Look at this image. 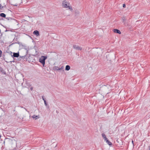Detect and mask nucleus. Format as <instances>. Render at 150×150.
<instances>
[{
    "label": "nucleus",
    "mask_w": 150,
    "mask_h": 150,
    "mask_svg": "<svg viewBox=\"0 0 150 150\" xmlns=\"http://www.w3.org/2000/svg\"><path fill=\"white\" fill-rule=\"evenodd\" d=\"M47 58L46 56H42L39 59V62L42 64L43 67L45 66V60Z\"/></svg>",
    "instance_id": "1"
},
{
    "label": "nucleus",
    "mask_w": 150,
    "mask_h": 150,
    "mask_svg": "<svg viewBox=\"0 0 150 150\" xmlns=\"http://www.w3.org/2000/svg\"><path fill=\"white\" fill-rule=\"evenodd\" d=\"M69 3L65 0L63 1L62 3V6L63 8H68L69 9H71V8L69 6Z\"/></svg>",
    "instance_id": "2"
},
{
    "label": "nucleus",
    "mask_w": 150,
    "mask_h": 150,
    "mask_svg": "<svg viewBox=\"0 0 150 150\" xmlns=\"http://www.w3.org/2000/svg\"><path fill=\"white\" fill-rule=\"evenodd\" d=\"M73 48L77 50H81L82 49L81 47L76 45H73Z\"/></svg>",
    "instance_id": "3"
},
{
    "label": "nucleus",
    "mask_w": 150,
    "mask_h": 150,
    "mask_svg": "<svg viewBox=\"0 0 150 150\" xmlns=\"http://www.w3.org/2000/svg\"><path fill=\"white\" fill-rule=\"evenodd\" d=\"M33 34L37 36H39V33L38 31L35 30L33 32Z\"/></svg>",
    "instance_id": "4"
},
{
    "label": "nucleus",
    "mask_w": 150,
    "mask_h": 150,
    "mask_svg": "<svg viewBox=\"0 0 150 150\" xmlns=\"http://www.w3.org/2000/svg\"><path fill=\"white\" fill-rule=\"evenodd\" d=\"M113 32L115 33H116L119 34H120L121 33V32L119 30L116 29H115L113 30Z\"/></svg>",
    "instance_id": "5"
},
{
    "label": "nucleus",
    "mask_w": 150,
    "mask_h": 150,
    "mask_svg": "<svg viewBox=\"0 0 150 150\" xmlns=\"http://www.w3.org/2000/svg\"><path fill=\"white\" fill-rule=\"evenodd\" d=\"M13 56L15 57H18L19 56V53H13Z\"/></svg>",
    "instance_id": "6"
},
{
    "label": "nucleus",
    "mask_w": 150,
    "mask_h": 150,
    "mask_svg": "<svg viewBox=\"0 0 150 150\" xmlns=\"http://www.w3.org/2000/svg\"><path fill=\"white\" fill-rule=\"evenodd\" d=\"M102 136L103 137V138L105 140V141L106 140H107V139H108L106 137V136L105 135V134H104V133H102Z\"/></svg>",
    "instance_id": "7"
},
{
    "label": "nucleus",
    "mask_w": 150,
    "mask_h": 150,
    "mask_svg": "<svg viewBox=\"0 0 150 150\" xmlns=\"http://www.w3.org/2000/svg\"><path fill=\"white\" fill-rule=\"evenodd\" d=\"M70 67L69 65H67L66 66L65 70L68 71L70 69Z\"/></svg>",
    "instance_id": "8"
},
{
    "label": "nucleus",
    "mask_w": 150,
    "mask_h": 150,
    "mask_svg": "<svg viewBox=\"0 0 150 150\" xmlns=\"http://www.w3.org/2000/svg\"><path fill=\"white\" fill-rule=\"evenodd\" d=\"M105 141H106V142L109 145H112V143L108 140V139L107 140H105Z\"/></svg>",
    "instance_id": "9"
},
{
    "label": "nucleus",
    "mask_w": 150,
    "mask_h": 150,
    "mask_svg": "<svg viewBox=\"0 0 150 150\" xmlns=\"http://www.w3.org/2000/svg\"><path fill=\"white\" fill-rule=\"evenodd\" d=\"M54 70H60V68L58 67L57 66H55L54 67Z\"/></svg>",
    "instance_id": "10"
},
{
    "label": "nucleus",
    "mask_w": 150,
    "mask_h": 150,
    "mask_svg": "<svg viewBox=\"0 0 150 150\" xmlns=\"http://www.w3.org/2000/svg\"><path fill=\"white\" fill-rule=\"evenodd\" d=\"M0 16L2 17L5 18L6 17V15L3 13H1L0 14Z\"/></svg>",
    "instance_id": "11"
},
{
    "label": "nucleus",
    "mask_w": 150,
    "mask_h": 150,
    "mask_svg": "<svg viewBox=\"0 0 150 150\" xmlns=\"http://www.w3.org/2000/svg\"><path fill=\"white\" fill-rule=\"evenodd\" d=\"M16 3L18 4H19L21 3V0H16Z\"/></svg>",
    "instance_id": "12"
},
{
    "label": "nucleus",
    "mask_w": 150,
    "mask_h": 150,
    "mask_svg": "<svg viewBox=\"0 0 150 150\" xmlns=\"http://www.w3.org/2000/svg\"><path fill=\"white\" fill-rule=\"evenodd\" d=\"M64 66H62L61 68H60V70H61L62 71H64Z\"/></svg>",
    "instance_id": "13"
},
{
    "label": "nucleus",
    "mask_w": 150,
    "mask_h": 150,
    "mask_svg": "<svg viewBox=\"0 0 150 150\" xmlns=\"http://www.w3.org/2000/svg\"><path fill=\"white\" fill-rule=\"evenodd\" d=\"M1 70V71L3 73H4L5 74H6V72L4 70H3L1 68L0 70Z\"/></svg>",
    "instance_id": "14"
},
{
    "label": "nucleus",
    "mask_w": 150,
    "mask_h": 150,
    "mask_svg": "<svg viewBox=\"0 0 150 150\" xmlns=\"http://www.w3.org/2000/svg\"><path fill=\"white\" fill-rule=\"evenodd\" d=\"M33 117L34 118H35L36 119H37V116H36L35 115H33Z\"/></svg>",
    "instance_id": "15"
},
{
    "label": "nucleus",
    "mask_w": 150,
    "mask_h": 150,
    "mask_svg": "<svg viewBox=\"0 0 150 150\" xmlns=\"http://www.w3.org/2000/svg\"><path fill=\"white\" fill-rule=\"evenodd\" d=\"M122 19L123 22L126 21V18L125 17H123Z\"/></svg>",
    "instance_id": "16"
},
{
    "label": "nucleus",
    "mask_w": 150,
    "mask_h": 150,
    "mask_svg": "<svg viewBox=\"0 0 150 150\" xmlns=\"http://www.w3.org/2000/svg\"><path fill=\"white\" fill-rule=\"evenodd\" d=\"M3 7L2 6V5L0 4V9H2L3 8Z\"/></svg>",
    "instance_id": "17"
},
{
    "label": "nucleus",
    "mask_w": 150,
    "mask_h": 150,
    "mask_svg": "<svg viewBox=\"0 0 150 150\" xmlns=\"http://www.w3.org/2000/svg\"><path fill=\"white\" fill-rule=\"evenodd\" d=\"M2 52L1 50H0V57H1Z\"/></svg>",
    "instance_id": "18"
},
{
    "label": "nucleus",
    "mask_w": 150,
    "mask_h": 150,
    "mask_svg": "<svg viewBox=\"0 0 150 150\" xmlns=\"http://www.w3.org/2000/svg\"><path fill=\"white\" fill-rule=\"evenodd\" d=\"M123 7H124V8H125V7H126V5H125V4H123Z\"/></svg>",
    "instance_id": "19"
},
{
    "label": "nucleus",
    "mask_w": 150,
    "mask_h": 150,
    "mask_svg": "<svg viewBox=\"0 0 150 150\" xmlns=\"http://www.w3.org/2000/svg\"><path fill=\"white\" fill-rule=\"evenodd\" d=\"M8 20H9V18L8 17H7L6 18Z\"/></svg>",
    "instance_id": "20"
},
{
    "label": "nucleus",
    "mask_w": 150,
    "mask_h": 150,
    "mask_svg": "<svg viewBox=\"0 0 150 150\" xmlns=\"http://www.w3.org/2000/svg\"><path fill=\"white\" fill-rule=\"evenodd\" d=\"M42 99L43 100H45V99L44 98L43 96H42Z\"/></svg>",
    "instance_id": "21"
},
{
    "label": "nucleus",
    "mask_w": 150,
    "mask_h": 150,
    "mask_svg": "<svg viewBox=\"0 0 150 150\" xmlns=\"http://www.w3.org/2000/svg\"><path fill=\"white\" fill-rule=\"evenodd\" d=\"M44 104L46 103H47L45 100H44Z\"/></svg>",
    "instance_id": "22"
},
{
    "label": "nucleus",
    "mask_w": 150,
    "mask_h": 150,
    "mask_svg": "<svg viewBox=\"0 0 150 150\" xmlns=\"http://www.w3.org/2000/svg\"><path fill=\"white\" fill-rule=\"evenodd\" d=\"M45 106H47V103H45Z\"/></svg>",
    "instance_id": "23"
},
{
    "label": "nucleus",
    "mask_w": 150,
    "mask_h": 150,
    "mask_svg": "<svg viewBox=\"0 0 150 150\" xmlns=\"http://www.w3.org/2000/svg\"><path fill=\"white\" fill-rule=\"evenodd\" d=\"M47 108H49V106H47Z\"/></svg>",
    "instance_id": "24"
},
{
    "label": "nucleus",
    "mask_w": 150,
    "mask_h": 150,
    "mask_svg": "<svg viewBox=\"0 0 150 150\" xmlns=\"http://www.w3.org/2000/svg\"><path fill=\"white\" fill-rule=\"evenodd\" d=\"M33 88H32V87L30 88V89L31 90H33Z\"/></svg>",
    "instance_id": "25"
},
{
    "label": "nucleus",
    "mask_w": 150,
    "mask_h": 150,
    "mask_svg": "<svg viewBox=\"0 0 150 150\" xmlns=\"http://www.w3.org/2000/svg\"><path fill=\"white\" fill-rule=\"evenodd\" d=\"M132 143L133 144V141H132Z\"/></svg>",
    "instance_id": "26"
},
{
    "label": "nucleus",
    "mask_w": 150,
    "mask_h": 150,
    "mask_svg": "<svg viewBox=\"0 0 150 150\" xmlns=\"http://www.w3.org/2000/svg\"><path fill=\"white\" fill-rule=\"evenodd\" d=\"M1 135H0V139L1 138Z\"/></svg>",
    "instance_id": "27"
}]
</instances>
